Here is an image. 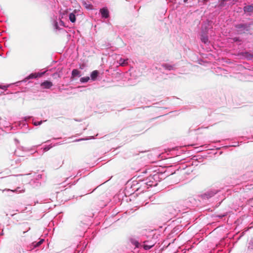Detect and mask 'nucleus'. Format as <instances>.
<instances>
[{
  "instance_id": "15",
  "label": "nucleus",
  "mask_w": 253,
  "mask_h": 253,
  "mask_svg": "<svg viewBox=\"0 0 253 253\" xmlns=\"http://www.w3.org/2000/svg\"><path fill=\"white\" fill-rule=\"evenodd\" d=\"M153 246H154V245H148L147 244H144L143 246L145 250H149L150 249H151Z\"/></svg>"
},
{
  "instance_id": "7",
  "label": "nucleus",
  "mask_w": 253,
  "mask_h": 253,
  "mask_svg": "<svg viewBox=\"0 0 253 253\" xmlns=\"http://www.w3.org/2000/svg\"><path fill=\"white\" fill-rule=\"evenodd\" d=\"M244 9L245 12H251L253 11V6L252 5H250L245 6Z\"/></svg>"
},
{
  "instance_id": "5",
  "label": "nucleus",
  "mask_w": 253,
  "mask_h": 253,
  "mask_svg": "<svg viewBox=\"0 0 253 253\" xmlns=\"http://www.w3.org/2000/svg\"><path fill=\"white\" fill-rule=\"evenodd\" d=\"M42 74L40 73H32L28 77L27 79H33V78H37L38 77H40L42 76Z\"/></svg>"
},
{
  "instance_id": "8",
  "label": "nucleus",
  "mask_w": 253,
  "mask_h": 253,
  "mask_svg": "<svg viewBox=\"0 0 253 253\" xmlns=\"http://www.w3.org/2000/svg\"><path fill=\"white\" fill-rule=\"evenodd\" d=\"M127 59L120 58L119 60V64L122 66H124L127 64Z\"/></svg>"
},
{
  "instance_id": "2",
  "label": "nucleus",
  "mask_w": 253,
  "mask_h": 253,
  "mask_svg": "<svg viewBox=\"0 0 253 253\" xmlns=\"http://www.w3.org/2000/svg\"><path fill=\"white\" fill-rule=\"evenodd\" d=\"M154 178L153 176H149L146 178V181L144 183V184L149 186L150 187H152L153 186H156L157 183H156V182L154 181Z\"/></svg>"
},
{
  "instance_id": "3",
  "label": "nucleus",
  "mask_w": 253,
  "mask_h": 253,
  "mask_svg": "<svg viewBox=\"0 0 253 253\" xmlns=\"http://www.w3.org/2000/svg\"><path fill=\"white\" fill-rule=\"evenodd\" d=\"M53 85L52 82L48 81H45L41 84V86L43 88H50Z\"/></svg>"
},
{
  "instance_id": "13",
  "label": "nucleus",
  "mask_w": 253,
  "mask_h": 253,
  "mask_svg": "<svg viewBox=\"0 0 253 253\" xmlns=\"http://www.w3.org/2000/svg\"><path fill=\"white\" fill-rule=\"evenodd\" d=\"M89 80V77H83L80 79V81L82 83H86Z\"/></svg>"
},
{
  "instance_id": "20",
  "label": "nucleus",
  "mask_w": 253,
  "mask_h": 253,
  "mask_svg": "<svg viewBox=\"0 0 253 253\" xmlns=\"http://www.w3.org/2000/svg\"><path fill=\"white\" fill-rule=\"evenodd\" d=\"M187 0H183V1H184V2H186L187 1Z\"/></svg>"
},
{
  "instance_id": "6",
  "label": "nucleus",
  "mask_w": 253,
  "mask_h": 253,
  "mask_svg": "<svg viewBox=\"0 0 253 253\" xmlns=\"http://www.w3.org/2000/svg\"><path fill=\"white\" fill-rule=\"evenodd\" d=\"M80 72L79 70H78L77 69L73 70L72 72V77L73 78H74L77 76L80 77Z\"/></svg>"
},
{
  "instance_id": "11",
  "label": "nucleus",
  "mask_w": 253,
  "mask_h": 253,
  "mask_svg": "<svg viewBox=\"0 0 253 253\" xmlns=\"http://www.w3.org/2000/svg\"><path fill=\"white\" fill-rule=\"evenodd\" d=\"M43 241H44L43 239H41L38 242H34L33 243V246H34V248L38 247L40 246L43 243Z\"/></svg>"
},
{
  "instance_id": "22",
  "label": "nucleus",
  "mask_w": 253,
  "mask_h": 253,
  "mask_svg": "<svg viewBox=\"0 0 253 253\" xmlns=\"http://www.w3.org/2000/svg\"><path fill=\"white\" fill-rule=\"evenodd\" d=\"M205 1H208V0H204Z\"/></svg>"
},
{
  "instance_id": "16",
  "label": "nucleus",
  "mask_w": 253,
  "mask_h": 253,
  "mask_svg": "<svg viewBox=\"0 0 253 253\" xmlns=\"http://www.w3.org/2000/svg\"><path fill=\"white\" fill-rule=\"evenodd\" d=\"M42 124V121H38L34 122V124L35 126H39Z\"/></svg>"
},
{
  "instance_id": "9",
  "label": "nucleus",
  "mask_w": 253,
  "mask_h": 253,
  "mask_svg": "<svg viewBox=\"0 0 253 253\" xmlns=\"http://www.w3.org/2000/svg\"><path fill=\"white\" fill-rule=\"evenodd\" d=\"M98 75V72L97 70L93 71L91 74V78L92 80H95Z\"/></svg>"
},
{
  "instance_id": "19",
  "label": "nucleus",
  "mask_w": 253,
  "mask_h": 253,
  "mask_svg": "<svg viewBox=\"0 0 253 253\" xmlns=\"http://www.w3.org/2000/svg\"><path fill=\"white\" fill-rule=\"evenodd\" d=\"M234 40L235 41H238V39L237 38H234Z\"/></svg>"
},
{
  "instance_id": "21",
  "label": "nucleus",
  "mask_w": 253,
  "mask_h": 253,
  "mask_svg": "<svg viewBox=\"0 0 253 253\" xmlns=\"http://www.w3.org/2000/svg\"><path fill=\"white\" fill-rule=\"evenodd\" d=\"M4 196H7V197H8V196H9V195H6V194H4Z\"/></svg>"
},
{
  "instance_id": "17",
  "label": "nucleus",
  "mask_w": 253,
  "mask_h": 253,
  "mask_svg": "<svg viewBox=\"0 0 253 253\" xmlns=\"http://www.w3.org/2000/svg\"><path fill=\"white\" fill-rule=\"evenodd\" d=\"M9 191L14 192L15 191L10 190L9 189H5L4 190H2V193H4L5 192H9Z\"/></svg>"
},
{
  "instance_id": "12",
  "label": "nucleus",
  "mask_w": 253,
  "mask_h": 253,
  "mask_svg": "<svg viewBox=\"0 0 253 253\" xmlns=\"http://www.w3.org/2000/svg\"><path fill=\"white\" fill-rule=\"evenodd\" d=\"M202 41L205 43H207L208 42V37L206 35H202L201 37Z\"/></svg>"
},
{
  "instance_id": "1",
  "label": "nucleus",
  "mask_w": 253,
  "mask_h": 253,
  "mask_svg": "<svg viewBox=\"0 0 253 253\" xmlns=\"http://www.w3.org/2000/svg\"><path fill=\"white\" fill-rule=\"evenodd\" d=\"M252 25L251 23H244L236 24L234 27L239 35H251Z\"/></svg>"
},
{
  "instance_id": "14",
  "label": "nucleus",
  "mask_w": 253,
  "mask_h": 253,
  "mask_svg": "<svg viewBox=\"0 0 253 253\" xmlns=\"http://www.w3.org/2000/svg\"><path fill=\"white\" fill-rule=\"evenodd\" d=\"M163 66L164 68L169 70H171L173 69L172 66L167 64L163 65Z\"/></svg>"
},
{
  "instance_id": "4",
  "label": "nucleus",
  "mask_w": 253,
  "mask_h": 253,
  "mask_svg": "<svg viewBox=\"0 0 253 253\" xmlns=\"http://www.w3.org/2000/svg\"><path fill=\"white\" fill-rule=\"evenodd\" d=\"M100 12L101 14L102 17L105 18H107L109 17V11L107 8H103L100 10Z\"/></svg>"
},
{
  "instance_id": "10",
  "label": "nucleus",
  "mask_w": 253,
  "mask_h": 253,
  "mask_svg": "<svg viewBox=\"0 0 253 253\" xmlns=\"http://www.w3.org/2000/svg\"><path fill=\"white\" fill-rule=\"evenodd\" d=\"M69 19L71 22L74 23L76 21V16L74 13H71L69 14Z\"/></svg>"
},
{
  "instance_id": "18",
  "label": "nucleus",
  "mask_w": 253,
  "mask_h": 253,
  "mask_svg": "<svg viewBox=\"0 0 253 253\" xmlns=\"http://www.w3.org/2000/svg\"><path fill=\"white\" fill-rule=\"evenodd\" d=\"M134 244L135 245V246H136V247H138L139 243H138V242H137V241H135V242H134Z\"/></svg>"
}]
</instances>
